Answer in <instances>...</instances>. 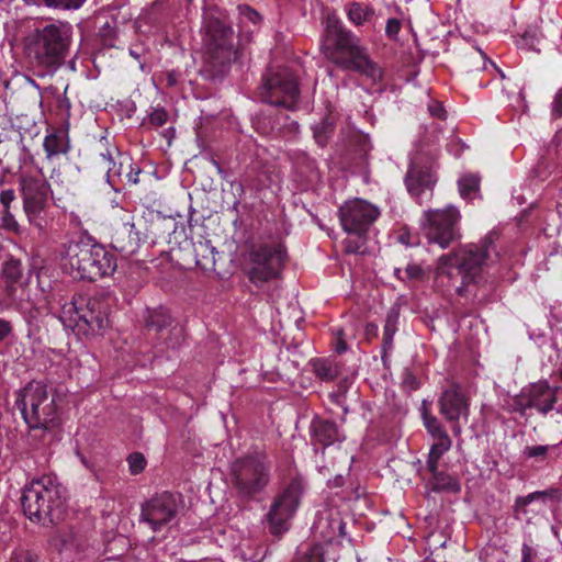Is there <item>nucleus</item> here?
Instances as JSON below:
<instances>
[{
    "instance_id": "obj_1",
    "label": "nucleus",
    "mask_w": 562,
    "mask_h": 562,
    "mask_svg": "<svg viewBox=\"0 0 562 562\" xmlns=\"http://www.w3.org/2000/svg\"><path fill=\"white\" fill-rule=\"evenodd\" d=\"M322 47L326 58L338 67L358 71L373 81L381 79L380 67L369 57L360 38L335 14L326 18Z\"/></svg>"
},
{
    "instance_id": "obj_2",
    "label": "nucleus",
    "mask_w": 562,
    "mask_h": 562,
    "mask_svg": "<svg viewBox=\"0 0 562 562\" xmlns=\"http://www.w3.org/2000/svg\"><path fill=\"white\" fill-rule=\"evenodd\" d=\"M15 405L30 429V438L52 440L59 425L55 396L42 381H31L20 391Z\"/></svg>"
},
{
    "instance_id": "obj_3",
    "label": "nucleus",
    "mask_w": 562,
    "mask_h": 562,
    "mask_svg": "<svg viewBox=\"0 0 562 562\" xmlns=\"http://www.w3.org/2000/svg\"><path fill=\"white\" fill-rule=\"evenodd\" d=\"M66 488L53 476L33 479L22 490L23 514L32 522L58 524L66 513Z\"/></svg>"
},
{
    "instance_id": "obj_4",
    "label": "nucleus",
    "mask_w": 562,
    "mask_h": 562,
    "mask_svg": "<svg viewBox=\"0 0 562 562\" xmlns=\"http://www.w3.org/2000/svg\"><path fill=\"white\" fill-rule=\"evenodd\" d=\"M63 266L76 272L75 277L95 281L112 276L117 263L115 256L101 244L80 237L64 245Z\"/></svg>"
},
{
    "instance_id": "obj_5",
    "label": "nucleus",
    "mask_w": 562,
    "mask_h": 562,
    "mask_svg": "<svg viewBox=\"0 0 562 562\" xmlns=\"http://www.w3.org/2000/svg\"><path fill=\"white\" fill-rule=\"evenodd\" d=\"M496 234L490 233L477 244H469L438 259V273L452 278L454 273L462 279L457 288L459 295H464L470 284H477L483 279L482 271L491 249H493Z\"/></svg>"
},
{
    "instance_id": "obj_6",
    "label": "nucleus",
    "mask_w": 562,
    "mask_h": 562,
    "mask_svg": "<svg viewBox=\"0 0 562 562\" xmlns=\"http://www.w3.org/2000/svg\"><path fill=\"white\" fill-rule=\"evenodd\" d=\"M72 37V26L56 21L37 26L27 37V52L37 66L55 70L64 64Z\"/></svg>"
},
{
    "instance_id": "obj_7",
    "label": "nucleus",
    "mask_w": 562,
    "mask_h": 562,
    "mask_svg": "<svg viewBox=\"0 0 562 562\" xmlns=\"http://www.w3.org/2000/svg\"><path fill=\"white\" fill-rule=\"evenodd\" d=\"M205 46L206 54L201 75L212 82H217L228 72L236 58L232 27L218 19L210 18L205 23Z\"/></svg>"
},
{
    "instance_id": "obj_8",
    "label": "nucleus",
    "mask_w": 562,
    "mask_h": 562,
    "mask_svg": "<svg viewBox=\"0 0 562 562\" xmlns=\"http://www.w3.org/2000/svg\"><path fill=\"white\" fill-rule=\"evenodd\" d=\"M272 462L265 450L254 449L231 464L233 484L246 499L263 492L271 481Z\"/></svg>"
},
{
    "instance_id": "obj_9",
    "label": "nucleus",
    "mask_w": 562,
    "mask_h": 562,
    "mask_svg": "<svg viewBox=\"0 0 562 562\" xmlns=\"http://www.w3.org/2000/svg\"><path fill=\"white\" fill-rule=\"evenodd\" d=\"M258 90L261 101L288 110L294 109L300 95L296 77L283 67L269 69Z\"/></svg>"
},
{
    "instance_id": "obj_10",
    "label": "nucleus",
    "mask_w": 562,
    "mask_h": 562,
    "mask_svg": "<svg viewBox=\"0 0 562 562\" xmlns=\"http://www.w3.org/2000/svg\"><path fill=\"white\" fill-rule=\"evenodd\" d=\"M459 211L449 205L443 210L424 212L422 229L429 244H436L445 249L460 238Z\"/></svg>"
},
{
    "instance_id": "obj_11",
    "label": "nucleus",
    "mask_w": 562,
    "mask_h": 562,
    "mask_svg": "<svg viewBox=\"0 0 562 562\" xmlns=\"http://www.w3.org/2000/svg\"><path fill=\"white\" fill-rule=\"evenodd\" d=\"M19 189L29 223L38 231H43L42 213L47 207L50 184L44 177L23 173L19 178Z\"/></svg>"
},
{
    "instance_id": "obj_12",
    "label": "nucleus",
    "mask_w": 562,
    "mask_h": 562,
    "mask_svg": "<svg viewBox=\"0 0 562 562\" xmlns=\"http://www.w3.org/2000/svg\"><path fill=\"white\" fill-rule=\"evenodd\" d=\"M286 259V252L280 245H254L249 250L252 267L248 270L249 280L265 283L279 277Z\"/></svg>"
},
{
    "instance_id": "obj_13",
    "label": "nucleus",
    "mask_w": 562,
    "mask_h": 562,
    "mask_svg": "<svg viewBox=\"0 0 562 562\" xmlns=\"http://www.w3.org/2000/svg\"><path fill=\"white\" fill-rule=\"evenodd\" d=\"M109 311L110 303L105 296H80L78 334L101 335L110 326Z\"/></svg>"
},
{
    "instance_id": "obj_14",
    "label": "nucleus",
    "mask_w": 562,
    "mask_h": 562,
    "mask_svg": "<svg viewBox=\"0 0 562 562\" xmlns=\"http://www.w3.org/2000/svg\"><path fill=\"white\" fill-rule=\"evenodd\" d=\"M379 216V207L362 199L347 201L339 209V218L344 231L358 237L366 236Z\"/></svg>"
},
{
    "instance_id": "obj_15",
    "label": "nucleus",
    "mask_w": 562,
    "mask_h": 562,
    "mask_svg": "<svg viewBox=\"0 0 562 562\" xmlns=\"http://www.w3.org/2000/svg\"><path fill=\"white\" fill-rule=\"evenodd\" d=\"M303 492L300 480H292L284 491L276 497L267 515L270 531L280 535L288 530V522L293 517Z\"/></svg>"
},
{
    "instance_id": "obj_16",
    "label": "nucleus",
    "mask_w": 562,
    "mask_h": 562,
    "mask_svg": "<svg viewBox=\"0 0 562 562\" xmlns=\"http://www.w3.org/2000/svg\"><path fill=\"white\" fill-rule=\"evenodd\" d=\"M179 513L178 498L168 492L158 494L142 505L140 520L149 525L154 532L173 521Z\"/></svg>"
},
{
    "instance_id": "obj_17",
    "label": "nucleus",
    "mask_w": 562,
    "mask_h": 562,
    "mask_svg": "<svg viewBox=\"0 0 562 562\" xmlns=\"http://www.w3.org/2000/svg\"><path fill=\"white\" fill-rule=\"evenodd\" d=\"M145 327L167 349L178 348L183 340L182 328L173 324V319L166 308L148 310Z\"/></svg>"
},
{
    "instance_id": "obj_18",
    "label": "nucleus",
    "mask_w": 562,
    "mask_h": 562,
    "mask_svg": "<svg viewBox=\"0 0 562 562\" xmlns=\"http://www.w3.org/2000/svg\"><path fill=\"white\" fill-rule=\"evenodd\" d=\"M97 165L105 171L108 182L115 188L116 180L123 179L124 162L119 148L101 137L95 146Z\"/></svg>"
},
{
    "instance_id": "obj_19",
    "label": "nucleus",
    "mask_w": 562,
    "mask_h": 562,
    "mask_svg": "<svg viewBox=\"0 0 562 562\" xmlns=\"http://www.w3.org/2000/svg\"><path fill=\"white\" fill-rule=\"evenodd\" d=\"M146 234L134 222H124L113 228L111 246L123 256L128 257L138 251L146 240Z\"/></svg>"
},
{
    "instance_id": "obj_20",
    "label": "nucleus",
    "mask_w": 562,
    "mask_h": 562,
    "mask_svg": "<svg viewBox=\"0 0 562 562\" xmlns=\"http://www.w3.org/2000/svg\"><path fill=\"white\" fill-rule=\"evenodd\" d=\"M438 406L447 422H458L460 418L467 420L469 417L470 404L459 384L453 383L441 393Z\"/></svg>"
},
{
    "instance_id": "obj_21",
    "label": "nucleus",
    "mask_w": 562,
    "mask_h": 562,
    "mask_svg": "<svg viewBox=\"0 0 562 562\" xmlns=\"http://www.w3.org/2000/svg\"><path fill=\"white\" fill-rule=\"evenodd\" d=\"M405 183L408 192L422 204L424 196L426 199L431 196L436 177L430 168L412 165L406 173Z\"/></svg>"
},
{
    "instance_id": "obj_22",
    "label": "nucleus",
    "mask_w": 562,
    "mask_h": 562,
    "mask_svg": "<svg viewBox=\"0 0 562 562\" xmlns=\"http://www.w3.org/2000/svg\"><path fill=\"white\" fill-rule=\"evenodd\" d=\"M557 402V390L547 382H538L530 386L527 395V406H532L541 414L553 409Z\"/></svg>"
},
{
    "instance_id": "obj_23",
    "label": "nucleus",
    "mask_w": 562,
    "mask_h": 562,
    "mask_svg": "<svg viewBox=\"0 0 562 562\" xmlns=\"http://www.w3.org/2000/svg\"><path fill=\"white\" fill-rule=\"evenodd\" d=\"M16 201V194L13 189H5L0 191V205L1 210V227L7 231L20 235L22 233V228L18 221L15 220V215L13 213V203Z\"/></svg>"
},
{
    "instance_id": "obj_24",
    "label": "nucleus",
    "mask_w": 562,
    "mask_h": 562,
    "mask_svg": "<svg viewBox=\"0 0 562 562\" xmlns=\"http://www.w3.org/2000/svg\"><path fill=\"white\" fill-rule=\"evenodd\" d=\"M313 438L324 447L330 446L336 441L344 439L337 425L327 419L315 418L312 422Z\"/></svg>"
},
{
    "instance_id": "obj_25",
    "label": "nucleus",
    "mask_w": 562,
    "mask_h": 562,
    "mask_svg": "<svg viewBox=\"0 0 562 562\" xmlns=\"http://www.w3.org/2000/svg\"><path fill=\"white\" fill-rule=\"evenodd\" d=\"M43 147L48 160L60 155H67L70 150L69 137L64 131H53L45 136Z\"/></svg>"
},
{
    "instance_id": "obj_26",
    "label": "nucleus",
    "mask_w": 562,
    "mask_h": 562,
    "mask_svg": "<svg viewBox=\"0 0 562 562\" xmlns=\"http://www.w3.org/2000/svg\"><path fill=\"white\" fill-rule=\"evenodd\" d=\"M430 472L428 485L434 492H447V493H459L461 491V484L457 477L439 471L438 465L435 469H427Z\"/></svg>"
},
{
    "instance_id": "obj_27",
    "label": "nucleus",
    "mask_w": 562,
    "mask_h": 562,
    "mask_svg": "<svg viewBox=\"0 0 562 562\" xmlns=\"http://www.w3.org/2000/svg\"><path fill=\"white\" fill-rule=\"evenodd\" d=\"M348 20L356 26L371 23L375 16L374 9L366 3L352 1L345 5Z\"/></svg>"
},
{
    "instance_id": "obj_28",
    "label": "nucleus",
    "mask_w": 562,
    "mask_h": 562,
    "mask_svg": "<svg viewBox=\"0 0 562 562\" xmlns=\"http://www.w3.org/2000/svg\"><path fill=\"white\" fill-rule=\"evenodd\" d=\"M314 374L323 382L334 381L340 374V366L331 358L310 360Z\"/></svg>"
},
{
    "instance_id": "obj_29",
    "label": "nucleus",
    "mask_w": 562,
    "mask_h": 562,
    "mask_svg": "<svg viewBox=\"0 0 562 562\" xmlns=\"http://www.w3.org/2000/svg\"><path fill=\"white\" fill-rule=\"evenodd\" d=\"M398 318L400 313L396 310H391L386 315L382 341L383 357L393 349V338L397 331Z\"/></svg>"
},
{
    "instance_id": "obj_30",
    "label": "nucleus",
    "mask_w": 562,
    "mask_h": 562,
    "mask_svg": "<svg viewBox=\"0 0 562 562\" xmlns=\"http://www.w3.org/2000/svg\"><path fill=\"white\" fill-rule=\"evenodd\" d=\"M2 277L7 282V292L11 295L14 291V285L22 277V263L16 259H9L2 266Z\"/></svg>"
},
{
    "instance_id": "obj_31",
    "label": "nucleus",
    "mask_w": 562,
    "mask_h": 562,
    "mask_svg": "<svg viewBox=\"0 0 562 562\" xmlns=\"http://www.w3.org/2000/svg\"><path fill=\"white\" fill-rule=\"evenodd\" d=\"M80 296L74 297L61 306L59 319L65 327L77 328L79 321Z\"/></svg>"
},
{
    "instance_id": "obj_32",
    "label": "nucleus",
    "mask_w": 562,
    "mask_h": 562,
    "mask_svg": "<svg viewBox=\"0 0 562 562\" xmlns=\"http://www.w3.org/2000/svg\"><path fill=\"white\" fill-rule=\"evenodd\" d=\"M422 417L427 432L435 441L449 438V435L441 422L436 416L431 415L427 408L423 409Z\"/></svg>"
},
{
    "instance_id": "obj_33",
    "label": "nucleus",
    "mask_w": 562,
    "mask_h": 562,
    "mask_svg": "<svg viewBox=\"0 0 562 562\" xmlns=\"http://www.w3.org/2000/svg\"><path fill=\"white\" fill-rule=\"evenodd\" d=\"M557 493V490L550 488L546 491H536L526 496H518L515 499L514 504V513L517 518H519L520 514H527L526 507L537 499H544L547 496H552Z\"/></svg>"
},
{
    "instance_id": "obj_34",
    "label": "nucleus",
    "mask_w": 562,
    "mask_h": 562,
    "mask_svg": "<svg viewBox=\"0 0 562 562\" xmlns=\"http://www.w3.org/2000/svg\"><path fill=\"white\" fill-rule=\"evenodd\" d=\"M452 440L451 438H443L441 440L435 441L429 450L426 467L427 469H435V465L439 464L440 458L451 449Z\"/></svg>"
},
{
    "instance_id": "obj_35",
    "label": "nucleus",
    "mask_w": 562,
    "mask_h": 562,
    "mask_svg": "<svg viewBox=\"0 0 562 562\" xmlns=\"http://www.w3.org/2000/svg\"><path fill=\"white\" fill-rule=\"evenodd\" d=\"M122 161H125L123 168V179L116 180L115 187L119 184L133 186L138 183V177L142 172L140 168L138 166L133 165L132 160L128 157H124Z\"/></svg>"
},
{
    "instance_id": "obj_36",
    "label": "nucleus",
    "mask_w": 562,
    "mask_h": 562,
    "mask_svg": "<svg viewBox=\"0 0 562 562\" xmlns=\"http://www.w3.org/2000/svg\"><path fill=\"white\" fill-rule=\"evenodd\" d=\"M480 178L474 175H468L459 180V192L462 198H470L472 193L479 190Z\"/></svg>"
},
{
    "instance_id": "obj_37",
    "label": "nucleus",
    "mask_w": 562,
    "mask_h": 562,
    "mask_svg": "<svg viewBox=\"0 0 562 562\" xmlns=\"http://www.w3.org/2000/svg\"><path fill=\"white\" fill-rule=\"evenodd\" d=\"M87 0H43L47 8L58 10H78Z\"/></svg>"
},
{
    "instance_id": "obj_38",
    "label": "nucleus",
    "mask_w": 562,
    "mask_h": 562,
    "mask_svg": "<svg viewBox=\"0 0 562 562\" xmlns=\"http://www.w3.org/2000/svg\"><path fill=\"white\" fill-rule=\"evenodd\" d=\"M7 562H41V560L35 552L23 548H18L11 552Z\"/></svg>"
},
{
    "instance_id": "obj_39",
    "label": "nucleus",
    "mask_w": 562,
    "mask_h": 562,
    "mask_svg": "<svg viewBox=\"0 0 562 562\" xmlns=\"http://www.w3.org/2000/svg\"><path fill=\"white\" fill-rule=\"evenodd\" d=\"M240 559L245 562H261L265 558V550L262 547H257L256 549H251L250 547L241 546L239 548Z\"/></svg>"
},
{
    "instance_id": "obj_40",
    "label": "nucleus",
    "mask_w": 562,
    "mask_h": 562,
    "mask_svg": "<svg viewBox=\"0 0 562 562\" xmlns=\"http://www.w3.org/2000/svg\"><path fill=\"white\" fill-rule=\"evenodd\" d=\"M237 9H238V13H239L241 23L250 22L254 25H257L260 22V20H261L260 14L256 10L250 8L249 5H247V4L238 5Z\"/></svg>"
},
{
    "instance_id": "obj_41",
    "label": "nucleus",
    "mask_w": 562,
    "mask_h": 562,
    "mask_svg": "<svg viewBox=\"0 0 562 562\" xmlns=\"http://www.w3.org/2000/svg\"><path fill=\"white\" fill-rule=\"evenodd\" d=\"M130 471L132 474L136 475L144 471L146 467V459L139 452H134L127 458Z\"/></svg>"
},
{
    "instance_id": "obj_42",
    "label": "nucleus",
    "mask_w": 562,
    "mask_h": 562,
    "mask_svg": "<svg viewBox=\"0 0 562 562\" xmlns=\"http://www.w3.org/2000/svg\"><path fill=\"white\" fill-rule=\"evenodd\" d=\"M553 448H554L553 446H548V445L526 447L524 450V456L529 459L544 460L548 456L549 450L553 449Z\"/></svg>"
},
{
    "instance_id": "obj_43",
    "label": "nucleus",
    "mask_w": 562,
    "mask_h": 562,
    "mask_svg": "<svg viewBox=\"0 0 562 562\" xmlns=\"http://www.w3.org/2000/svg\"><path fill=\"white\" fill-rule=\"evenodd\" d=\"M294 562H324L322 547H312L307 552L297 557Z\"/></svg>"
},
{
    "instance_id": "obj_44",
    "label": "nucleus",
    "mask_w": 562,
    "mask_h": 562,
    "mask_svg": "<svg viewBox=\"0 0 562 562\" xmlns=\"http://www.w3.org/2000/svg\"><path fill=\"white\" fill-rule=\"evenodd\" d=\"M405 280L419 281L424 278L425 272L419 265L411 263L405 269Z\"/></svg>"
},
{
    "instance_id": "obj_45",
    "label": "nucleus",
    "mask_w": 562,
    "mask_h": 562,
    "mask_svg": "<svg viewBox=\"0 0 562 562\" xmlns=\"http://www.w3.org/2000/svg\"><path fill=\"white\" fill-rule=\"evenodd\" d=\"M168 119V113L164 109H155L149 115V122L154 126H162Z\"/></svg>"
},
{
    "instance_id": "obj_46",
    "label": "nucleus",
    "mask_w": 562,
    "mask_h": 562,
    "mask_svg": "<svg viewBox=\"0 0 562 562\" xmlns=\"http://www.w3.org/2000/svg\"><path fill=\"white\" fill-rule=\"evenodd\" d=\"M538 551L528 543L521 546V561L520 562H537Z\"/></svg>"
},
{
    "instance_id": "obj_47",
    "label": "nucleus",
    "mask_w": 562,
    "mask_h": 562,
    "mask_svg": "<svg viewBox=\"0 0 562 562\" xmlns=\"http://www.w3.org/2000/svg\"><path fill=\"white\" fill-rule=\"evenodd\" d=\"M329 130V124L323 122L314 127V137L319 145H324L326 142V133Z\"/></svg>"
},
{
    "instance_id": "obj_48",
    "label": "nucleus",
    "mask_w": 562,
    "mask_h": 562,
    "mask_svg": "<svg viewBox=\"0 0 562 562\" xmlns=\"http://www.w3.org/2000/svg\"><path fill=\"white\" fill-rule=\"evenodd\" d=\"M335 339H336L335 347H334L335 351L338 353L345 352L347 350V344L345 341L344 330L341 328H338L335 331Z\"/></svg>"
},
{
    "instance_id": "obj_49",
    "label": "nucleus",
    "mask_w": 562,
    "mask_h": 562,
    "mask_svg": "<svg viewBox=\"0 0 562 562\" xmlns=\"http://www.w3.org/2000/svg\"><path fill=\"white\" fill-rule=\"evenodd\" d=\"M13 326L10 321L0 318V342L12 335Z\"/></svg>"
},
{
    "instance_id": "obj_50",
    "label": "nucleus",
    "mask_w": 562,
    "mask_h": 562,
    "mask_svg": "<svg viewBox=\"0 0 562 562\" xmlns=\"http://www.w3.org/2000/svg\"><path fill=\"white\" fill-rule=\"evenodd\" d=\"M401 30V23L396 19H389L385 26V32L389 36H396Z\"/></svg>"
},
{
    "instance_id": "obj_51",
    "label": "nucleus",
    "mask_w": 562,
    "mask_h": 562,
    "mask_svg": "<svg viewBox=\"0 0 562 562\" xmlns=\"http://www.w3.org/2000/svg\"><path fill=\"white\" fill-rule=\"evenodd\" d=\"M552 114L554 116H562V89H560L552 102Z\"/></svg>"
},
{
    "instance_id": "obj_52",
    "label": "nucleus",
    "mask_w": 562,
    "mask_h": 562,
    "mask_svg": "<svg viewBox=\"0 0 562 562\" xmlns=\"http://www.w3.org/2000/svg\"><path fill=\"white\" fill-rule=\"evenodd\" d=\"M528 408H533L532 406H527V400L524 401V397H520L519 400L515 401L514 411L520 413L521 415L526 414V411Z\"/></svg>"
},
{
    "instance_id": "obj_53",
    "label": "nucleus",
    "mask_w": 562,
    "mask_h": 562,
    "mask_svg": "<svg viewBox=\"0 0 562 562\" xmlns=\"http://www.w3.org/2000/svg\"><path fill=\"white\" fill-rule=\"evenodd\" d=\"M429 111L432 116H436L438 119H445L446 111L440 104L429 106Z\"/></svg>"
},
{
    "instance_id": "obj_54",
    "label": "nucleus",
    "mask_w": 562,
    "mask_h": 562,
    "mask_svg": "<svg viewBox=\"0 0 562 562\" xmlns=\"http://www.w3.org/2000/svg\"><path fill=\"white\" fill-rule=\"evenodd\" d=\"M360 248H361V246L358 243H355V241H351V240H348L346 243V251L347 252L358 254V252H360Z\"/></svg>"
},
{
    "instance_id": "obj_55",
    "label": "nucleus",
    "mask_w": 562,
    "mask_h": 562,
    "mask_svg": "<svg viewBox=\"0 0 562 562\" xmlns=\"http://www.w3.org/2000/svg\"><path fill=\"white\" fill-rule=\"evenodd\" d=\"M9 128L0 125V144L4 143L9 138Z\"/></svg>"
},
{
    "instance_id": "obj_56",
    "label": "nucleus",
    "mask_w": 562,
    "mask_h": 562,
    "mask_svg": "<svg viewBox=\"0 0 562 562\" xmlns=\"http://www.w3.org/2000/svg\"><path fill=\"white\" fill-rule=\"evenodd\" d=\"M451 423V429H452V432L454 436H460L461 435V431H462V428L459 424V420L458 422H450Z\"/></svg>"
},
{
    "instance_id": "obj_57",
    "label": "nucleus",
    "mask_w": 562,
    "mask_h": 562,
    "mask_svg": "<svg viewBox=\"0 0 562 562\" xmlns=\"http://www.w3.org/2000/svg\"><path fill=\"white\" fill-rule=\"evenodd\" d=\"M394 276H395L398 280H401V281H405V278H404V277H402V270H401L400 268H396V269L394 270Z\"/></svg>"
},
{
    "instance_id": "obj_58",
    "label": "nucleus",
    "mask_w": 562,
    "mask_h": 562,
    "mask_svg": "<svg viewBox=\"0 0 562 562\" xmlns=\"http://www.w3.org/2000/svg\"><path fill=\"white\" fill-rule=\"evenodd\" d=\"M335 486H341L344 484L342 476H336L334 480Z\"/></svg>"
},
{
    "instance_id": "obj_59",
    "label": "nucleus",
    "mask_w": 562,
    "mask_h": 562,
    "mask_svg": "<svg viewBox=\"0 0 562 562\" xmlns=\"http://www.w3.org/2000/svg\"><path fill=\"white\" fill-rule=\"evenodd\" d=\"M370 329L376 330V326L375 325H368L367 326V330L370 331Z\"/></svg>"
},
{
    "instance_id": "obj_60",
    "label": "nucleus",
    "mask_w": 562,
    "mask_h": 562,
    "mask_svg": "<svg viewBox=\"0 0 562 562\" xmlns=\"http://www.w3.org/2000/svg\"><path fill=\"white\" fill-rule=\"evenodd\" d=\"M412 379H413V376L411 375V373H407V378L405 379V383L412 382Z\"/></svg>"
},
{
    "instance_id": "obj_61",
    "label": "nucleus",
    "mask_w": 562,
    "mask_h": 562,
    "mask_svg": "<svg viewBox=\"0 0 562 562\" xmlns=\"http://www.w3.org/2000/svg\"><path fill=\"white\" fill-rule=\"evenodd\" d=\"M412 379H413V376L411 375V373H407V378L405 379V383L412 382Z\"/></svg>"
},
{
    "instance_id": "obj_62",
    "label": "nucleus",
    "mask_w": 562,
    "mask_h": 562,
    "mask_svg": "<svg viewBox=\"0 0 562 562\" xmlns=\"http://www.w3.org/2000/svg\"><path fill=\"white\" fill-rule=\"evenodd\" d=\"M25 3L30 4V3H36L34 0H23Z\"/></svg>"
},
{
    "instance_id": "obj_63",
    "label": "nucleus",
    "mask_w": 562,
    "mask_h": 562,
    "mask_svg": "<svg viewBox=\"0 0 562 562\" xmlns=\"http://www.w3.org/2000/svg\"><path fill=\"white\" fill-rule=\"evenodd\" d=\"M169 82H170V83H173V82H175V80H173V78H171V76L169 77Z\"/></svg>"
},
{
    "instance_id": "obj_64",
    "label": "nucleus",
    "mask_w": 562,
    "mask_h": 562,
    "mask_svg": "<svg viewBox=\"0 0 562 562\" xmlns=\"http://www.w3.org/2000/svg\"><path fill=\"white\" fill-rule=\"evenodd\" d=\"M560 378H561V380H562V369L560 370Z\"/></svg>"
}]
</instances>
